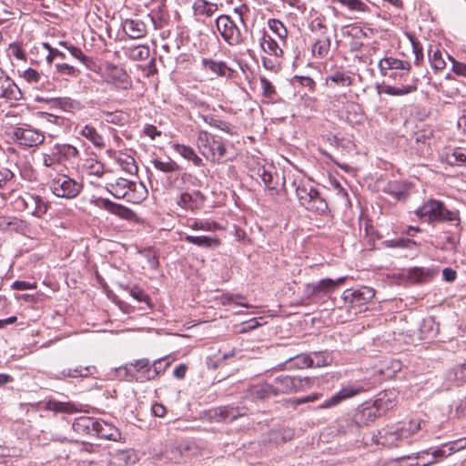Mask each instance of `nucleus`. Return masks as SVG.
<instances>
[{"instance_id":"obj_16","label":"nucleus","mask_w":466,"mask_h":466,"mask_svg":"<svg viewBox=\"0 0 466 466\" xmlns=\"http://www.w3.org/2000/svg\"><path fill=\"white\" fill-rule=\"evenodd\" d=\"M201 63L204 69L210 71L217 76L232 78L234 76L235 71L228 66L224 61H217L211 58H203Z\"/></svg>"},{"instance_id":"obj_20","label":"nucleus","mask_w":466,"mask_h":466,"mask_svg":"<svg viewBox=\"0 0 466 466\" xmlns=\"http://www.w3.org/2000/svg\"><path fill=\"white\" fill-rule=\"evenodd\" d=\"M95 435H96L100 439L116 441L118 439H120L121 433L119 430L113 424L108 423L105 420H97L95 430Z\"/></svg>"},{"instance_id":"obj_4","label":"nucleus","mask_w":466,"mask_h":466,"mask_svg":"<svg viewBox=\"0 0 466 466\" xmlns=\"http://www.w3.org/2000/svg\"><path fill=\"white\" fill-rule=\"evenodd\" d=\"M216 26L222 38L229 46H238L244 42V33L229 15H219L216 19Z\"/></svg>"},{"instance_id":"obj_24","label":"nucleus","mask_w":466,"mask_h":466,"mask_svg":"<svg viewBox=\"0 0 466 466\" xmlns=\"http://www.w3.org/2000/svg\"><path fill=\"white\" fill-rule=\"evenodd\" d=\"M109 192L116 198H123L126 197L128 190H136V183L123 177L117 178L115 183L109 184Z\"/></svg>"},{"instance_id":"obj_29","label":"nucleus","mask_w":466,"mask_h":466,"mask_svg":"<svg viewBox=\"0 0 466 466\" xmlns=\"http://www.w3.org/2000/svg\"><path fill=\"white\" fill-rule=\"evenodd\" d=\"M46 410L55 411V412H61V413H67V414H73L77 412L79 410L77 406L71 401H58L55 400H49L46 402Z\"/></svg>"},{"instance_id":"obj_35","label":"nucleus","mask_w":466,"mask_h":466,"mask_svg":"<svg viewBox=\"0 0 466 466\" xmlns=\"http://www.w3.org/2000/svg\"><path fill=\"white\" fill-rule=\"evenodd\" d=\"M35 196L30 193H25L15 200V207L18 209L27 211L29 214L35 216Z\"/></svg>"},{"instance_id":"obj_42","label":"nucleus","mask_w":466,"mask_h":466,"mask_svg":"<svg viewBox=\"0 0 466 466\" xmlns=\"http://www.w3.org/2000/svg\"><path fill=\"white\" fill-rule=\"evenodd\" d=\"M330 48V40L328 37L318 39L312 46L313 56L324 57L329 54Z\"/></svg>"},{"instance_id":"obj_49","label":"nucleus","mask_w":466,"mask_h":466,"mask_svg":"<svg viewBox=\"0 0 466 466\" xmlns=\"http://www.w3.org/2000/svg\"><path fill=\"white\" fill-rule=\"evenodd\" d=\"M177 203L178 206L187 209L193 210L195 208H198L196 199L194 198L193 194L188 192H184L180 194Z\"/></svg>"},{"instance_id":"obj_21","label":"nucleus","mask_w":466,"mask_h":466,"mask_svg":"<svg viewBox=\"0 0 466 466\" xmlns=\"http://www.w3.org/2000/svg\"><path fill=\"white\" fill-rule=\"evenodd\" d=\"M375 296V290L370 287H361L357 290L345 291V299L351 303L363 304L369 302Z\"/></svg>"},{"instance_id":"obj_45","label":"nucleus","mask_w":466,"mask_h":466,"mask_svg":"<svg viewBox=\"0 0 466 466\" xmlns=\"http://www.w3.org/2000/svg\"><path fill=\"white\" fill-rule=\"evenodd\" d=\"M388 193L395 197L397 199H405L408 197L407 187L399 182H393L388 186Z\"/></svg>"},{"instance_id":"obj_12","label":"nucleus","mask_w":466,"mask_h":466,"mask_svg":"<svg viewBox=\"0 0 466 466\" xmlns=\"http://www.w3.org/2000/svg\"><path fill=\"white\" fill-rule=\"evenodd\" d=\"M23 95L20 88L6 73L0 68V97L8 100H20Z\"/></svg>"},{"instance_id":"obj_55","label":"nucleus","mask_w":466,"mask_h":466,"mask_svg":"<svg viewBox=\"0 0 466 466\" xmlns=\"http://www.w3.org/2000/svg\"><path fill=\"white\" fill-rule=\"evenodd\" d=\"M159 376L160 374L155 369L153 363L149 362L148 367L143 371V374L139 375L138 378H136V381L144 382L148 380H154Z\"/></svg>"},{"instance_id":"obj_50","label":"nucleus","mask_w":466,"mask_h":466,"mask_svg":"<svg viewBox=\"0 0 466 466\" xmlns=\"http://www.w3.org/2000/svg\"><path fill=\"white\" fill-rule=\"evenodd\" d=\"M309 356L312 360V367H324L331 361L329 354L324 351L312 352Z\"/></svg>"},{"instance_id":"obj_15","label":"nucleus","mask_w":466,"mask_h":466,"mask_svg":"<svg viewBox=\"0 0 466 466\" xmlns=\"http://www.w3.org/2000/svg\"><path fill=\"white\" fill-rule=\"evenodd\" d=\"M96 372V368L92 365L83 366L77 365L73 368L63 369L58 375L56 376V380L71 379H86L93 376Z\"/></svg>"},{"instance_id":"obj_41","label":"nucleus","mask_w":466,"mask_h":466,"mask_svg":"<svg viewBox=\"0 0 466 466\" xmlns=\"http://www.w3.org/2000/svg\"><path fill=\"white\" fill-rule=\"evenodd\" d=\"M382 244L386 248H399L409 249H411L418 246V244L414 240L406 238L385 240Z\"/></svg>"},{"instance_id":"obj_30","label":"nucleus","mask_w":466,"mask_h":466,"mask_svg":"<svg viewBox=\"0 0 466 466\" xmlns=\"http://www.w3.org/2000/svg\"><path fill=\"white\" fill-rule=\"evenodd\" d=\"M227 149L221 140L214 139L211 141L209 148L207 150L208 159L212 162H221L222 158L226 156Z\"/></svg>"},{"instance_id":"obj_8","label":"nucleus","mask_w":466,"mask_h":466,"mask_svg":"<svg viewBox=\"0 0 466 466\" xmlns=\"http://www.w3.org/2000/svg\"><path fill=\"white\" fill-rule=\"evenodd\" d=\"M106 82L113 84L116 87L127 90L131 87L132 82L127 71L115 65H108L106 69Z\"/></svg>"},{"instance_id":"obj_28","label":"nucleus","mask_w":466,"mask_h":466,"mask_svg":"<svg viewBox=\"0 0 466 466\" xmlns=\"http://www.w3.org/2000/svg\"><path fill=\"white\" fill-rule=\"evenodd\" d=\"M183 241L196 245L199 248H210L213 247H218L220 244V241L217 238H211L208 236H191L186 235L182 238Z\"/></svg>"},{"instance_id":"obj_43","label":"nucleus","mask_w":466,"mask_h":466,"mask_svg":"<svg viewBox=\"0 0 466 466\" xmlns=\"http://www.w3.org/2000/svg\"><path fill=\"white\" fill-rule=\"evenodd\" d=\"M360 422L369 424L379 416V410L375 406H368L361 409L359 413Z\"/></svg>"},{"instance_id":"obj_34","label":"nucleus","mask_w":466,"mask_h":466,"mask_svg":"<svg viewBox=\"0 0 466 466\" xmlns=\"http://www.w3.org/2000/svg\"><path fill=\"white\" fill-rule=\"evenodd\" d=\"M79 134L88 139L95 147H105L103 137L96 131L94 127L86 125L81 128Z\"/></svg>"},{"instance_id":"obj_39","label":"nucleus","mask_w":466,"mask_h":466,"mask_svg":"<svg viewBox=\"0 0 466 466\" xmlns=\"http://www.w3.org/2000/svg\"><path fill=\"white\" fill-rule=\"evenodd\" d=\"M272 387L274 389L275 395L279 393H289L291 390V377L289 375L277 377L274 380Z\"/></svg>"},{"instance_id":"obj_61","label":"nucleus","mask_w":466,"mask_h":466,"mask_svg":"<svg viewBox=\"0 0 466 466\" xmlns=\"http://www.w3.org/2000/svg\"><path fill=\"white\" fill-rule=\"evenodd\" d=\"M448 163L450 165H462L466 163V155L462 152L461 148L454 149L453 153L448 157Z\"/></svg>"},{"instance_id":"obj_7","label":"nucleus","mask_w":466,"mask_h":466,"mask_svg":"<svg viewBox=\"0 0 466 466\" xmlns=\"http://www.w3.org/2000/svg\"><path fill=\"white\" fill-rule=\"evenodd\" d=\"M411 65L410 62L405 60L397 59L392 56H387L380 60L379 69L381 75L388 74V71L401 70L400 79L407 80L409 73L410 71Z\"/></svg>"},{"instance_id":"obj_10","label":"nucleus","mask_w":466,"mask_h":466,"mask_svg":"<svg viewBox=\"0 0 466 466\" xmlns=\"http://www.w3.org/2000/svg\"><path fill=\"white\" fill-rule=\"evenodd\" d=\"M437 274L438 269L434 267H413L407 270L406 279L413 284H426L431 281Z\"/></svg>"},{"instance_id":"obj_11","label":"nucleus","mask_w":466,"mask_h":466,"mask_svg":"<svg viewBox=\"0 0 466 466\" xmlns=\"http://www.w3.org/2000/svg\"><path fill=\"white\" fill-rule=\"evenodd\" d=\"M364 391L362 386L358 384H351L346 387H343L339 392L332 395L330 398L326 400L324 402L319 405V408L326 409L338 405L340 401L353 397L360 392Z\"/></svg>"},{"instance_id":"obj_14","label":"nucleus","mask_w":466,"mask_h":466,"mask_svg":"<svg viewBox=\"0 0 466 466\" xmlns=\"http://www.w3.org/2000/svg\"><path fill=\"white\" fill-rule=\"evenodd\" d=\"M445 448H448L447 443L441 445V447L432 450L431 448L429 450H424L422 451H419L416 453H412L408 456H402L399 460L404 461V460H411V459H423L424 456L431 455V460L424 461L423 463L417 462L415 466H429L433 463H435L437 461L447 457V453H445Z\"/></svg>"},{"instance_id":"obj_18","label":"nucleus","mask_w":466,"mask_h":466,"mask_svg":"<svg viewBox=\"0 0 466 466\" xmlns=\"http://www.w3.org/2000/svg\"><path fill=\"white\" fill-rule=\"evenodd\" d=\"M123 31L132 39H139L146 35L147 25L140 19H126L122 23Z\"/></svg>"},{"instance_id":"obj_19","label":"nucleus","mask_w":466,"mask_h":466,"mask_svg":"<svg viewBox=\"0 0 466 466\" xmlns=\"http://www.w3.org/2000/svg\"><path fill=\"white\" fill-rule=\"evenodd\" d=\"M137 454L133 450L116 451L111 454L108 466H129L137 461Z\"/></svg>"},{"instance_id":"obj_23","label":"nucleus","mask_w":466,"mask_h":466,"mask_svg":"<svg viewBox=\"0 0 466 466\" xmlns=\"http://www.w3.org/2000/svg\"><path fill=\"white\" fill-rule=\"evenodd\" d=\"M96 421L92 417L82 416L74 420L72 429L79 434L95 435Z\"/></svg>"},{"instance_id":"obj_51","label":"nucleus","mask_w":466,"mask_h":466,"mask_svg":"<svg viewBox=\"0 0 466 466\" xmlns=\"http://www.w3.org/2000/svg\"><path fill=\"white\" fill-rule=\"evenodd\" d=\"M68 51L73 57L78 59L87 68H91L92 65H94L92 58L86 56L80 48L75 46H70V47H68Z\"/></svg>"},{"instance_id":"obj_3","label":"nucleus","mask_w":466,"mask_h":466,"mask_svg":"<svg viewBox=\"0 0 466 466\" xmlns=\"http://www.w3.org/2000/svg\"><path fill=\"white\" fill-rule=\"evenodd\" d=\"M296 196L299 205L309 211L322 214L328 209L327 202L310 184L298 186Z\"/></svg>"},{"instance_id":"obj_6","label":"nucleus","mask_w":466,"mask_h":466,"mask_svg":"<svg viewBox=\"0 0 466 466\" xmlns=\"http://www.w3.org/2000/svg\"><path fill=\"white\" fill-rule=\"evenodd\" d=\"M13 139L22 147H33L44 142L45 136L29 126L15 127L12 135Z\"/></svg>"},{"instance_id":"obj_56","label":"nucleus","mask_w":466,"mask_h":466,"mask_svg":"<svg viewBox=\"0 0 466 466\" xmlns=\"http://www.w3.org/2000/svg\"><path fill=\"white\" fill-rule=\"evenodd\" d=\"M190 228L194 230L214 231L218 229L219 227L218 224L214 221L196 220L190 225Z\"/></svg>"},{"instance_id":"obj_46","label":"nucleus","mask_w":466,"mask_h":466,"mask_svg":"<svg viewBox=\"0 0 466 466\" xmlns=\"http://www.w3.org/2000/svg\"><path fill=\"white\" fill-rule=\"evenodd\" d=\"M216 137L207 131L199 132L198 144V148L203 156H207V150L209 148L211 145V141H213Z\"/></svg>"},{"instance_id":"obj_17","label":"nucleus","mask_w":466,"mask_h":466,"mask_svg":"<svg viewBox=\"0 0 466 466\" xmlns=\"http://www.w3.org/2000/svg\"><path fill=\"white\" fill-rule=\"evenodd\" d=\"M52 157L60 163L79 157L77 148L69 144H55L52 147Z\"/></svg>"},{"instance_id":"obj_59","label":"nucleus","mask_w":466,"mask_h":466,"mask_svg":"<svg viewBox=\"0 0 466 466\" xmlns=\"http://www.w3.org/2000/svg\"><path fill=\"white\" fill-rule=\"evenodd\" d=\"M331 82L340 85L342 86H349L351 84V78L350 76L345 75L342 72H335L333 75L329 76L328 78Z\"/></svg>"},{"instance_id":"obj_60","label":"nucleus","mask_w":466,"mask_h":466,"mask_svg":"<svg viewBox=\"0 0 466 466\" xmlns=\"http://www.w3.org/2000/svg\"><path fill=\"white\" fill-rule=\"evenodd\" d=\"M450 378L459 382H466V362L454 368L450 372Z\"/></svg>"},{"instance_id":"obj_2","label":"nucleus","mask_w":466,"mask_h":466,"mask_svg":"<svg viewBox=\"0 0 466 466\" xmlns=\"http://www.w3.org/2000/svg\"><path fill=\"white\" fill-rule=\"evenodd\" d=\"M417 217L429 224L448 222L460 228L461 218L456 211L450 210L444 203L431 198L416 210Z\"/></svg>"},{"instance_id":"obj_48","label":"nucleus","mask_w":466,"mask_h":466,"mask_svg":"<svg viewBox=\"0 0 466 466\" xmlns=\"http://www.w3.org/2000/svg\"><path fill=\"white\" fill-rule=\"evenodd\" d=\"M297 86L308 89L309 91H313L315 82L309 76L295 75L293 76V88H296Z\"/></svg>"},{"instance_id":"obj_36","label":"nucleus","mask_w":466,"mask_h":466,"mask_svg":"<svg viewBox=\"0 0 466 466\" xmlns=\"http://www.w3.org/2000/svg\"><path fill=\"white\" fill-rule=\"evenodd\" d=\"M201 117L205 123H207L208 125H209L211 127L220 129L228 134L232 135L234 133V128H235L234 126L228 122L219 119L217 116L207 115V116H201Z\"/></svg>"},{"instance_id":"obj_52","label":"nucleus","mask_w":466,"mask_h":466,"mask_svg":"<svg viewBox=\"0 0 466 466\" xmlns=\"http://www.w3.org/2000/svg\"><path fill=\"white\" fill-rule=\"evenodd\" d=\"M55 66L57 73L61 76L76 77L80 74V71L77 68L66 63H57Z\"/></svg>"},{"instance_id":"obj_58","label":"nucleus","mask_w":466,"mask_h":466,"mask_svg":"<svg viewBox=\"0 0 466 466\" xmlns=\"http://www.w3.org/2000/svg\"><path fill=\"white\" fill-rule=\"evenodd\" d=\"M449 60L451 62V71L459 76L466 78V63L460 62L448 55Z\"/></svg>"},{"instance_id":"obj_38","label":"nucleus","mask_w":466,"mask_h":466,"mask_svg":"<svg viewBox=\"0 0 466 466\" xmlns=\"http://www.w3.org/2000/svg\"><path fill=\"white\" fill-rule=\"evenodd\" d=\"M53 101L57 106L66 112L74 113L81 110L83 107L79 101L70 97H56Z\"/></svg>"},{"instance_id":"obj_63","label":"nucleus","mask_w":466,"mask_h":466,"mask_svg":"<svg viewBox=\"0 0 466 466\" xmlns=\"http://www.w3.org/2000/svg\"><path fill=\"white\" fill-rule=\"evenodd\" d=\"M172 362V360H170L169 356L157 359L154 360L153 366H155V369L157 370V372L162 375L164 372L168 369Z\"/></svg>"},{"instance_id":"obj_37","label":"nucleus","mask_w":466,"mask_h":466,"mask_svg":"<svg viewBox=\"0 0 466 466\" xmlns=\"http://www.w3.org/2000/svg\"><path fill=\"white\" fill-rule=\"evenodd\" d=\"M193 9L196 15L210 17L218 10V5L206 0H197L193 5Z\"/></svg>"},{"instance_id":"obj_64","label":"nucleus","mask_w":466,"mask_h":466,"mask_svg":"<svg viewBox=\"0 0 466 466\" xmlns=\"http://www.w3.org/2000/svg\"><path fill=\"white\" fill-rule=\"evenodd\" d=\"M14 176V173L9 168L0 166V189L5 188Z\"/></svg>"},{"instance_id":"obj_40","label":"nucleus","mask_w":466,"mask_h":466,"mask_svg":"<svg viewBox=\"0 0 466 466\" xmlns=\"http://www.w3.org/2000/svg\"><path fill=\"white\" fill-rule=\"evenodd\" d=\"M151 163L156 169L163 173H173L180 170V167L171 158H168L167 161H162L159 158H153Z\"/></svg>"},{"instance_id":"obj_5","label":"nucleus","mask_w":466,"mask_h":466,"mask_svg":"<svg viewBox=\"0 0 466 466\" xmlns=\"http://www.w3.org/2000/svg\"><path fill=\"white\" fill-rule=\"evenodd\" d=\"M82 184L66 175H58L50 184L52 192L58 198H74L82 190Z\"/></svg>"},{"instance_id":"obj_25","label":"nucleus","mask_w":466,"mask_h":466,"mask_svg":"<svg viewBox=\"0 0 466 466\" xmlns=\"http://www.w3.org/2000/svg\"><path fill=\"white\" fill-rule=\"evenodd\" d=\"M344 280V277L339 278L336 280L331 279H323L317 283L310 284L309 288L311 289L313 294H327L333 291L339 284H342Z\"/></svg>"},{"instance_id":"obj_47","label":"nucleus","mask_w":466,"mask_h":466,"mask_svg":"<svg viewBox=\"0 0 466 466\" xmlns=\"http://www.w3.org/2000/svg\"><path fill=\"white\" fill-rule=\"evenodd\" d=\"M429 60L431 64V66L438 71H441L445 68L446 63L442 57V54L440 50L432 51L431 49L429 51Z\"/></svg>"},{"instance_id":"obj_13","label":"nucleus","mask_w":466,"mask_h":466,"mask_svg":"<svg viewBox=\"0 0 466 466\" xmlns=\"http://www.w3.org/2000/svg\"><path fill=\"white\" fill-rule=\"evenodd\" d=\"M210 416L217 421H232L246 414L244 407L227 405L218 407L210 411Z\"/></svg>"},{"instance_id":"obj_22","label":"nucleus","mask_w":466,"mask_h":466,"mask_svg":"<svg viewBox=\"0 0 466 466\" xmlns=\"http://www.w3.org/2000/svg\"><path fill=\"white\" fill-rule=\"evenodd\" d=\"M419 82H420V79L418 77H413L411 79V82L406 86H382L381 90H380L379 92L387 94L389 96H405V95H408V94L417 91Z\"/></svg>"},{"instance_id":"obj_1","label":"nucleus","mask_w":466,"mask_h":466,"mask_svg":"<svg viewBox=\"0 0 466 466\" xmlns=\"http://www.w3.org/2000/svg\"><path fill=\"white\" fill-rule=\"evenodd\" d=\"M421 420H410L396 425L383 428L375 436L376 442L380 445L393 448L410 443L409 439L421 429Z\"/></svg>"},{"instance_id":"obj_53","label":"nucleus","mask_w":466,"mask_h":466,"mask_svg":"<svg viewBox=\"0 0 466 466\" xmlns=\"http://www.w3.org/2000/svg\"><path fill=\"white\" fill-rule=\"evenodd\" d=\"M35 207V217L43 218L50 208L51 204L48 201H46L42 197L36 195Z\"/></svg>"},{"instance_id":"obj_31","label":"nucleus","mask_w":466,"mask_h":466,"mask_svg":"<svg viewBox=\"0 0 466 466\" xmlns=\"http://www.w3.org/2000/svg\"><path fill=\"white\" fill-rule=\"evenodd\" d=\"M125 55L134 61H143L148 58L150 51L147 46H133L124 48Z\"/></svg>"},{"instance_id":"obj_27","label":"nucleus","mask_w":466,"mask_h":466,"mask_svg":"<svg viewBox=\"0 0 466 466\" xmlns=\"http://www.w3.org/2000/svg\"><path fill=\"white\" fill-rule=\"evenodd\" d=\"M248 395L253 400L257 401L264 400L275 394L272 384L264 382L250 386L248 389Z\"/></svg>"},{"instance_id":"obj_57","label":"nucleus","mask_w":466,"mask_h":466,"mask_svg":"<svg viewBox=\"0 0 466 466\" xmlns=\"http://www.w3.org/2000/svg\"><path fill=\"white\" fill-rule=\"evenodd\" d=\"M85 167L90 175L102 177L104 174V165L101 162L91 159L85 164Z\"/></svg>"},{"instance_id":"obj_26","label":"nucleus","mask_w":466,"mask_h":466,"mask_svg":"<svg viewBox=\"0 0 466 466\" xmlns=\"http://www.w3.org/2000/svg\"><path fill=\"white\" fill-rule=\"evenodd\" d=\"M260 46L265 53L275 56L277 59L281 58L283 56V49L276 40L266 32L263 33L260 39Z\"/></svg>"},{"instance_id":"obj_44","label":"nucleus","mask_w":466,"mask_h":466,"mask_svg":"<svg viewBox=\"0 0 466 466\" xmlns=\"http://www.w3.org/2000/svg\"><path fill=\"white\" fill-rule=\"evenodd\" d=\"M269 28L276 34V35L286 45V37L288 36V29L283 23L277 19H270L268 21Z\"/></svg>"},{"instance_id":"obj_54","label":"nucleus","mask_w":466,"mask_h":466,"mask_svg":"<svg viewBox=\"0 0 466 466\" xmlns=\"http://www.w3.org/2000/svg\"><path fill=\"white\" fill-rule=\"evenodd\" d=\"M312 367V360L309 354H298L293 357V368L305 369Z\"/></svg>"},{"instance_id":"obj_32","label":"nucleus","mask_w":466,"mask_h":466,"mask_svg":"<svg viewBox=\"0 0 466 466\" xmlns=\"http://www.w3.org/2000/svg\"><path fill=\"white\" fill-rule=\"evenodd\" d=\"M173 148L182 157L192 161L196 167H201L203 165L202 159L196 154L191 147L182 144H174Z\"/></svg>"},{"instance_id":"obj_9","label":"nucleus","mask_w":466,"mask_h":466,"mask_svg":"<svg viewBox=\"0 0 466 466\" xmlns=\"http://www.w3.org/2000/svg\"><path fill=\"white\" fill-rule=\"evenodd\" d=\"M98 206L105 210L119 217L122 219H126L128 221H137V217L136 213L127 207H125L121 204L115 203L108 198H98L97 200Z\"/></svg>"},{"instance_id":"obj_62","label":"nucleus","mask_w":466,"mask_h":466,"mask_svg":"<svg viewBox=\"0 0 466 466\" xmlns=\"http://www.w3.org/2000/svg\"><path fill=\"white\" fill-rule=\"evenodd\" d=\"M120 165L127 173L131 175H135L138 171V167L135 163V159L130 156H127L125 159H122Z\"/></svg>"},{"instance_id":"obj_33","label":"nucleus","mask_w":466,"mask_h":466,"mask_svg":"<svg viewBox=\"0 0 466 466\" xmlns=\"http://www.w3.org/2000/svg\"><path fill=\"white\" fill-rule=\"evenodd\" d=\"M120 287L127 291L131 297H133L135 299H137L139 302H145L148 309H152L153 305L151 303L150 297L144 291L143 289H141L137 285L128 286V285H122L120 284Z\"/></svg>"}]
</instances>
